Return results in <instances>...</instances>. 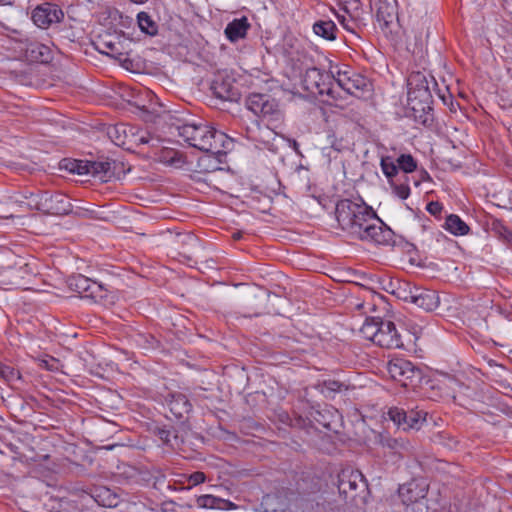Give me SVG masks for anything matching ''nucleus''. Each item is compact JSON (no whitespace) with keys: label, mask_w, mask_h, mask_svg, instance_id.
<instances>
[{"label":"nucleus","mask_w":512,"mask_h":512,"mask_svg":"<svg viewBox=\"0 0 512 512\" xmlns=\"http://www.w3.org/2000/svg\"><path fill=\"white\" fill-rule=\"evenodd\" d=\"M240 237H241V236H240V233H236V234H234V238H235V239H239Z\"/></svg>","instance_id":"obj_53"},{"label":"nucleus","mask_w":512,"mask_h":512,"mask_svg":"<svg viewBox=\"0 0 512 512\" xmlns=\"http://www.w3.org/2000/svg\"><path fill=\"white\" fill-rule=\"evenodd\" d=\"M408 102L414 111L430 108L432 94L429 81L422 72H413L407 80Z\"/></svg>","instance_id":"obj_6"},{"label":"nucleus","mask_w":512,"mask_h":512,"mask_svg":"<svg viewBox=\"0 0 512 512\" xmlns=\"http://www.w3.org/2000/svg\"><path fill=\"white\" fill-rule=\"evenodd\" d=\"M61 168L73 174L88 175V161L76 159H64L60 165Z\"/></svg>","instance_id":"obj_30"},{"label":"nucleus","mask_w":512,"mask_h":512,"mask_svg":"<svg viewBox=\"0 0 512 512\" xmlns=\"http://www.w3.org/2000/svg\"><path fill=\"white\" fill-rule=\"evenodd\" d=\"M131 1H132V2H134V3H139V4H141V3L146 2L147 0H131Z\"/></svg>","instance_id":"obj_52"},{"label":"nucleus","mask_w":512,"mask_h":512,"mask_svg":"<svg viewBox=\"0 0 512 512\" xmlns=\"http://www.w3.org/2000/svg\"><path fill=\"white\" fill-rule=\"evenodd\" d=\"M213 94L220 100L234 102L240 97V92L230 77L217 76L211 85Z\"/></svg>","instance_id":"obj_14"},{"label":"nucleus","mask_w":512,"mask_h":512,"mask_svg":"<svg viewBox=\"0 0 512 512\" xmlns=\"http://www.w3.org/2000/svg\"><path fill=\"white\" fill-rule=\"evenodd\" d=\"M313 31L316 35L326 40L332 41L336 39L337 27L331 20H319L315 22Z\"/></svg>","instance_id":"obj_25"},{"label":"nucleus","mask_w":512,"mask_h":512,"mask_svg":"<svg viewBox=\"0 0 512 512\" xmlns=\"http://www.w3.org/2000/svg\"><path fill=\"white\" fill-rule=\"evenodd\" d=\"M337 19L343 28L352 34H356L358 29L366 25L364 15L337 14Z\"/></svg>","instance_id":"obj_23"},{"label":"nucleus","mask_w":512,"mask_h":512,"mask_svg":"<svg viewBox=\"0 0 512 512\" xmlns=\"http://www.w3.org/2000/svg\"><path fill=\"white\" fill-rule=\"evenodd\" d=\"M246 107L273 129H278L283 124L284 114L279 103L270 95L251 94L246 100Z\"/></svg>","instance_id":"obj_3"},{"label":"nucleus","mask_w":512,"mask_h":512,"mask_svg":"<svg viewBox=\"0 0 512 512\" xmlns=\"http://www.w3.org/2000/svg\"><path fill=\"white\" fill-rule=\"evenodd\" d=\"M67 285L71 291L95 303L106 305L113 302L114 296L105 287L82 274L70 276Z\"/></svg>","instance_id":"obj_4"},{"label":"nucleus","mask_w":512,"mask_h":512,"mask_svg":"<svg viewBox=\"0 0 512 512\" xmlns=\"http://www.w3.org/2000/svg\"><path fill=\"white\" fill-rule=\"evenodd\" d=\"M510 359L512 360V349L509 351Z\"/></svg>","instance_id":"obj_55"},{"label":"nucleus","mask_w":512,"mask_h":512,"mask_svg":"<svg viewBox=\"0 0 512 512\" xmlns=\"http://www.w3.org/2000/svg\"><path fill=\"white\" fill-rule=\"evenodd\" d=\"M418 287L411 286L408 282H401V281H390L389 287L386 288V291L394 294L397 298L413 303L414 300V290H416Z\"/></svg>","instance_id":"obj_20"},{"label":"nucleus","mask_w":512,"mask_h":512,"mask_svg":"<svg viewBox=\"0 0 512 512\" xmlns=\"http://www.w3.org/2000/svg\"><path fill=\"white\" fill-rule=\"evenodd\" d=\"M16 265V255L9 248L0 247V269L12 268Z\"/></svg>","instance_id":"obj_35"},{"label":"nucleus","mask_w":512,"mask_h":512,"mask_svg":"<svg viewBox=\"0 0 512 512\" xmlns=\"http://www.w3.org/2000/svg\"><path fill=\"white\" fill-rule=\"evenodd\" d=\"M179 241L183 245V248H184L182 254L188 260H190L192 254L200 248V243H199L198 238L191 233L180 235Z\"/></svg>","instance_id":"obj_29"},{"label":"nucleus","mask_w":512,"mask_h":512,"mask_svg":"<svg viewBox=\"0 0 512 512\" xmlns=\"http://www.w3.org/2000/svg\"><path fill=\"white\" fill-rule=\"evenodd\" d=\"M114 162L88 161V169L91 176L102 182H108L114 176Z\"/></svg>","instance_id":"obj_18"},{"label":"nucleus","mask_w":512,"mask_h":512,"mask_svg":"<svg viewBox=\"0 0 512 512\" xmlns=\"http://www.w3.org/2000/svg\"><path fill=\"white\" fill-rule=\"evenodd\" d=\"M221 500L212 495H201L196 499V505L199 508H215L219 506Z\"/></svg>","instance_id":"obj_40"},{"label":"nucleus","mask_w":512,"mask_h":512,"mask_svg":"<svg viewBox=\"0 0 512 512\" xmlns=\"http://www.w3.org/2000/svg\"><path fill=\"white\" fill-rule=\"evenodd\" d=\"M444 227L451 234L456 236L466 235L470 230L469 226L455 214L447 216Z\"/></svg>","instance_id":"obj_26"},{"label":"nucleus","mask_w":512,"mask_h":512,"mask_svg":"<svg viewBox=\"0 0 512 512\" xmlns=\"http://www.w3.org/2000/svg\"><path fill=\"white\" fill-rule=\"evenodd\" d=\"M137 21L142 32L149 35H155L157 33V26L147 13L140 12L137 16Z\"/></svg>","instance_id":"obj_33"},{"label":"nucleus","mask_w":512,"mask_h":512,"mask_svg":"<svg viewBox=\"0 0 512 512\" xmlns=\"http://www.w3.org/2000/svg\"><path fill=\"white\" fill-rule=\"evenodd\" d=\"M13 218H14L13 214L0 215V219H13Z\"/></svg>","instance_id":"obj_51"},{"label":"nucleus","mask_w":512,"mask_h":512,"mask_svg":"<svg viewBox=\"0 0 512 512\" xmlns=\"http://www.w3.org/2000/svg\"><path fill=\"white\" fill-rule=\"evenodd\" d=\"M125 133H126V130L123 125L115 126L108 130L109 137L117 146H122L125 144L124 137L122 136V134H125Z\"/></svg>","instance_id":"obj_41"},{"label":"nucleus","mask_w":512,"mask_h":512,"mask_svg":"<svg viewBox=\"0 0 512 512\" xmlns=\"http://www.w3.org/2000/svg\"><path fill=\"white\" fill-rule=\"evenodd\" d=\"M417 333H418V331H417V330H414V331H413V334H414L415 336L417 335Z\"/></svg>","instance_id":"obj_56"},{"label":"nucleus","mask_w":512,"mask_h":512,"mask_svg":"<svg viewBox=\"0 0 512 512\" xmlns=\"http://www.w3.org/2000/svg\"><path fill=\"white\" fill-rule=\"evenodd\" d=\"M337 486L339 493L344 495L345 499H354L358 489H365L366 483L362 473L358 470L343 469L338 474Z\"/></svg>","instance_id":"obj_11"},{"label":"nucleus","mask_w":512,"mask_h":512,"mask_svg":"<svg viewBox=\"0 0 512 512\" xmlns=\"http://www.w3.org/2000/svg\"><path fill=\"white\" fill-rule=\"evenodd\" d=\"M158 159L161 163L174 167H181L185 163L184 155L172 148L161 149Z\"/></svg>","instance_id":"obj_24"},{"label":"nucleus","mask_w":512,"mask_h":512,"mask_svg":"<svg viewBox=\"0 0 512 512\" xmlns=\"http://www.w3.org/2000/svg\"><path fill=\"white\" fill-rule=\"evenodd\" d=\"M44 6H45V9L47 12V16H48L50 25L53 23H59L63 19V17H64L63 11L60 8H58L56 5L46 4Z\"/></svg>","instance_id":"obj_39"},{"label":"nucleus","mask_w":512,"mask_h":512,"mask_svg":"<svg viewBox=\"0 0 512 512\" xmlns=\"http://www.w3.org/2000/svg\"><path fill=\"white\" fill-rule=\"evenodd\" d=\"M413 292V304L427 312L435 310L440 304V298L434 290L418 287Z\"/></svg>","instance_id":"obj_16"},{"label":"nucleus","mask_w":512,"mask_h":512,"mask_svg":"<svg viewBox=\"0 0 512 512\" xmlns=\"http://www.w3.org/2000/svg\"><path fill=\"white\" fill-rule=\"evenodd\" d=\"M394 162L398 167V171L405 173V175L413 172L417 167L415 159L410 154H402Z\"/></svg>","instance_id":"obj_31"},{"label":"nucleus","mask_w":512,"mask_h":512,"mask_svg":"<svg viewBox=\"0 0 512 512\" xmlns=\"http://www.w3.org/2000/svg\"><path fill=\"white\" fill-rule=\"evenodd\" d=\"M177 129L179 136L191 147L213 155H224L232 143L225 133L206 124H184Z\"/></svg>","instance_id":"obj_2"},{"label":"nucleus","mask_w":512,"mask_h":512,"mask_svg":"<svg viewBox=\"0 0 512 512\" xmlns=\"http://www.w3.org/2000/svg\"><path fill=\"white\" fill-rule=\"evenodd\" d=\"M251 138L257 142L262 143L267 149L271 151H276V148L274 147L273 143H271V139H273L275 136H277L276 129H273L272 127L268 126V123H266L265 126L257 125V131L252 132Z\"/></svg>","instance_id":"obj_22"},{"label":"nucleus","mask_w":512,"mask_h":512,"mask_svg":"<svg viewBox=\"0 0 512 512\" xmlns=\"http://www.w3.org/2000/svg\"><path fill=\"white\" fill-rule=\"evenodd\" d=\"M379 324L376 345L387 349L404 348L402 336L392 321L382 319Z\"/></svg>","instance_id":"obj_12"},{"label":"nucleus","mask_w":512,"mask_h":512,"mask_svg":"<svg viewBox=\"0 0 512 512\" xmlns=\"http://www.w3.org/2000/svg\"><path fill=\"white\" fill-rule=\"evenodd\" d=\"M250 28L248 19L244 16L239 19H234L227 24L224 33L230 42H237L243 39L247 35V31Z\"/></svg>","instance_id":"obj_17"},{"label":"nucleus","mask_w":512,"mask_h":512,"mask_svg":"<svg viewBox=\"0 0 512 512\" xmlns=\"http://www.w3.org/2000/svg\"><path fill=\"white\" fill-rule=\"evenodd\" d=\"M27 206L53 215H64L72 211V204L69 198L62 193L50 194L48 192H44L37 194L36 196L31 197Z\"/></svg>","instance_id":"obj_7"},{"label":"nucleus","mask_w":512,"mask_h":512,"mask_svg":"<svg viewBox=\"0 0 512 512\" xmlns=\"http://www.w3.org/2000/svg\"><path fill=\"white\" fill-rule=\"evenodd\" d=\"M97 48L101 53L106 54L111 57L116 58V57L122 55V53L120 52V49H119L118 42H113L110 40H101V41H99Z\"/></svg>","instance_id":"obj_34"},{"label":"nucleus","mask_w":512,"mask_h":512,"mask_svg":"<svg viewBox=\"0 0 512 512\" xmlns=\"http://www.w3.org/2000/svg\"><path fill=\"white\" fill-rule=\"evenodd\" d=\"M330 78L329 74L322 73L317 68H312L307 70L305 81L308 83V88H315L318 94L335 97V88L330 82Z\"/></svg>","instance_id":"obj_13"},{"label":"nucleus","mask_w":512,"mask_h":512,"mask_svg":"<svg viewBox=\"0 0 512 512\" xmlns=\"http://www.w3.org/2000/svg\"><path fill=\"white\" fill-rule=\"evenodd\" d=\"M167 405L177 418H182L185 414H188L192 405L187 399V397L182 393L172 394L170 398L167 400Z\"/></svg>","instance_id":"obj_19"},{"label":"nucleus","mask_w":512,"mask_h":512,"mask_svg":"<svg viewBox=\"0 0 512 512\" xmlns=\"http://www.w3.org/2000/svg\"><path fill=\"white\" fill-rule=\"evenodd\" d=\"M443 207L442 205L437 201H432L427 204V211L434 216L440 215Z\"/></svg>","instance_id":"obj_44"},{"label":"nucleus","mask_w":512,"mask_h":512,"mask_svg":"<svg viewBox=\"0 0 512 512\" xmlns=\"http://www.w3.org/2000/svg\"><path fill=\"white\" fill-rule=\"evenodd\" d=\"M381 321V318H367L359 330L361 336L376 344Z\"/></svg>","instance_id":"obj_27"},{"label":"nucleus","mask_w":512,"mask_h":512,"mask_svg":"<svg viewBox=\"0 0 512 512\" xmlns=\"http://www.w3.org/2000/svg\"><path fill=\"white\" fill-rule=\"evenodd\" d=\"M387 371L391 378L400 382L403 386L414 385L422 378L421 369L403 358H396L389 361Z\"/></svg>","instance_id":"obj_9"},{"label":"nucleus","mask_w":512,"mask_h":512,"mask_svg":"<svg viewBox=\"0 0 512 512\" xmlns=\"http://www.w3.org/2000/svg\"><path fill=\"white\" fill-rule=\"evenodd\" d=\"M13 0H0V5H11Z\"/></svg>","instance_id":"obj_50"},{"label":"nucleus","mask_w":512,"mask_h":512,"mask_svg":"<svg viewBox=\"0 0 512 512\" xmlns=\"http://www.w3.org/2000/svg\"><path fill=\"white\" fill-rule=\"evenodd\" d=\"M155 139L153 137L147 136V137H140L139 142L142 144H149L150 142H153Z\"/></svg>","instance_id":"obj_48"},{"label":"nucleus","mask_w":512,"mask_h":512,"mask_svg":"<svg viewBox=\"0 0 512 512\" xmlns=\"http://www.w3.org/2000/svg\"><path fill=\"white\" fill-rule=\"evenodd\" d=\"M157 435L164 444L173 449H179L183 443V439L176 434L174 429L158 428Z\"/></svg>","instance_id":"obj_28"},{"label":"nucleus","mask_w":512,"mask_h":512,"mask_svg":"<svg viewBox=\"0 0 512 512\" xmlns=\"http://www.w3.org/2000/svg\"><path fill=\"white\" fill-rule=\"evenodd\" d=\"M387 414L389 419L403 430H419L426 421L427 415V413L422 410L418 411L411 409L409 411H405L399 407H391Z\"/></svg>","instance_id":"obj_10"},{"label":"nucleus","mask_w":512,"mask_h":512,"mask_svg":"<svg viewBox=\"0 0 512 512\" xmlns=\"http://www.w3.org/2000/svg\"><path fill=\"white\" fill-rule=\"evenodd\" d=\"M290 143L294 151L298 152V143L296 142V140H290Z\"/></svg>","instance_id":"obj_49"},{"label":"nucleus","mask_w":512,"mask_h":512,"mask_svg":"<svg viewBox=\"0 0 512 512\" xmlns=\"http://www.w3.org/2000/svg\"><path fill=\"white\" fill-rule=\"evenodd\" d=\"M330 73L337 86L350 95L360 97L370 90V81L349 66L332 68Z\"/></svg>","instance_id":"obj_5"},{"label":"nucleus","mask_w":512,"mask_h":512,"mask_svg":"<svg viewBox=\"0 0 512 512\" xmlns=\"http://www.w3.org/2000/svg\"><path fill=\"white\" fill-rule=\"evenodd\" d=\"M383 174L387 178L394 194L400 199H407L410 195L409 177L400 173L394 159L390 156H383L380 161Z\"/></svg>","instance_id":"obj_8"},{"label":"nucleus","mask_w":512,"mask_h":512,"mask_svg":"<svg viewBox=\"0 0 512 512\" xmlns=\"http://www.w3.org/2000/svg\"><path fill=\"white\" fill-rule=\"evenodd\" d=\"M342 10L346 14L364 15L361 0H341Z\"/></svg>","instance_id":"obj_38"},{"label":"nucleus","mask_w":512,"mask_h":512,"mask_svg":"<svg viewBox=\"0 0 512 512\" xmlns=\"http://www.w3.org/2000/svg\"><path fill=\"white\" fill-rule=\"evenodd\" d=\"M32 20L35 25L40 28H47L50 26L45 6H38L32 13Z\"/></svg>","instance_id":"obj_36"},{"label":"nucleus","mask_w":512,"mask_h":512,"mask_svg":"<svg viewBox=\"0 0 512 512\" xmlns=\"http://www.w3.org/2000/svg\"><path fill=\"white\" fill-rule=\"evenodd\" d=\"M26 56L35 62L47 63L51 59V50L48 46L34 42L26 48Z\"/></svg>","instance_id":"obj_21"},{"label":"nucleus","mask_w":512,"mask_h":512,"mask_svg":"<svg viewBox=\"0 0 512 512\" xmlns=\"http://www.w3.org/2000/svg\"><path fill=\"white\" fill-rule=\"evenodd\" d=\"M489 365H490V366L495 365L494 361L490 360V361H489Z\"/></svg>","instance_id":"obj_54"},{"label":"nucleus","mask_w":512,"mask_h":512,"mask_svg":"<svg viewBox=\"0 0 512 512\" xmlns=\"http://www.w3.org/2000/svg\"><path fill=\"white\" fill-rule=\"evenodd\" d=\"M335 214L341 228L357 239L381 245L389 244L392 240V230L364 202L340 200Z\"/></svg>","instance_id":"obj_1"},{"label":"nucleus","mask_w":512,"mask_h":512,"mask_svg":"<svg viewBox=\"0 0 512 512\" xmlns=\"http://www.w3.org/2000/svg\"><path fill=\"white\" fill-rule=\"evenodd\" d=\"M0 377L8 384L13 386L16 382L21 381V374L14 367L0 362Z\"/></svg>","instance_id":"obj_32"},{"label":"nucleus","mask_w":512,"mask_h":512,"mask_svg":"<svg viewBox=\"0 0 512 512\" xmlns=\"http://www.w3.org/2000/svg\"><path fill=\"white\" fill-rule=\"evenodd\" d=\"M503 231H504V232H503V234H502V235H503V237H504L507 241L512 242V232H511V231H509V230H508V229H506V228H503Z\"/></svg>","instance_id":"obj_47"},{"label":"nucleus","mask_w":512,"mask_h":512,"mask_svg":"<svg viewBox=\"0 0 512 512\" xmlns=\"http://www.w3.org/2000/svg\"><path fill=\"white\" fill-rule=\"evenodd\" d=\"M36 195L37 194L30 193L29 196H22V195L14 196V197H11V203L18 205L20 208L32 210L33 208H29L27 206V203L31 200L32 196H36Z\"/></svg>","instance_id":"obj_43"},{"label":"nucleus","mask_w":512,"mask_h":512,"mask_svg":"<svg viewBox=\"0 0 512 512\" xmlns=\"http://www.w3.org/2000/svg\"><path fill=\"white\" fill-rule=\"evenodd\" d=\"M413 485L414 483H409L408 485H402L399 487V495L402 497L404 503L414 502L418 499V497L409 495L412 492Z\"/></svg>","instance_id":"obj_42"},{"label":"nucleus","mask_w":512,"mask_h":512,"mask_svg":"<svg viewBox=\"0 0 512 512\" xmlns=\"http://www.w3.org/2000/svg\"><path fill=\"white\" fill-rule=\"evenodd\" d=\"M205 479V474L200 471L194 472L189 476V482L192 483V485L201 484L205 481Z\"/></svg>","instance_id":"obj_45"},{"label":"nucleus","mask_w":512,"mask_h":512,"mask_svg":"<svg viewBox=\"0 0 512 512\" xmlns=\"http://www.w3.org/2000/svg\"><path fill=\"white\" fill-rule=\"evenodd\" d=\"M371 8L375 10V16L382 27H388L396 17V6L390 0H372Z\"/></svg>","instance_id":"obj_15"},{"label":"nucleus","mask_w":512,"mask_h":512,"mask_svg":"<svg viewBox=\"0 0 512 512\" xmlns=\"http://www.w3.org/2000/svg\"><path fill=\"white\" fill-rule=\"evenodd\" d=\"M343 389H347V386L340 381L337 380H326L322 384V392L326 394V396H332L335 393L341 392Z\"/></svg>","instance_id":"obj_37"},{"label":"nucleus","mask_w":512,"mask_h":512,"mask_svg":"<svg viewBox=\"0 0 512 512\" xmlns=\"http://www.w3.org/2000/svg\"><path fill=\"white\" fill-rule=\"evenodd\" d=\"M329 143L331 147L336 151H341L343 149V144L341 141L336 140L333 135L328 136Z\"/></svg>","instance_id":"obj_46"}]
</instances>
